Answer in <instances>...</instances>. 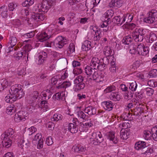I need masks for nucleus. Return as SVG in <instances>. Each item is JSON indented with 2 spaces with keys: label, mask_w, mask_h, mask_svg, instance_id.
Returning a JSON list of instances; mask_svg holds the SVG:
<instances>
[{
  "label": "nucleus",
  "mask_w": 157,
  "mask_h": 157,
  "mask_svg": "<svg viewBox=\"0 0 157 157\" xmlns=\"http://www.w3.org/2000/svg\"><path fill=\"white\" fill-rule=\"evenodd\" d=\"M10 90H9L10 94L5 98V100L7 103H12L17 99H20L25 95L21 85L15 84L11 87Z\"/></svg>",
  "instance_id": "1"
},
{
  "label": "nucleus",
  "mask_w": 157,
  "mask_h": 157,
  "mask_svg": "<svg viewBox=\"0 0 157 157\" xmlns=\"http://www.w3.org/2000/svg\"><path fill=\"white\" fill-rule=\"evenodd\" d=\"M56 4L54 1L52 0L42 1L36 4L34 8L35 11L39 12H47L49 9Z\"/></svg>",
  "instance_id": "2"
},
{
  "label": "nucleus",
  "mask_w": 157,
  "mask_h": 157,
  "mask_svg": "<svg viewBox=\"0 0 157 157\" xmlns=\"http://www.w3.org/2000/svg\"><path fill=\"white\" fill-rule=\"evenodd\" d=\"M93 67L91 66H87L85 68V71L88 76L92 75V77L89 78L91 80H95L97 82L102 81L103 80V76L101 75H99L98 72Z\"/></svg>",
  "instance_id": "3"
},
{
  "label": "nucleus",
  "mask_w": 157,
  "mask_h": 157,
  "mask_svg": "<svg viewBox=\"0 0 157 157\" xmlns=\"http://www.w3.org/2000/svg\"><path fill=\"white\" fill-rule=\"evenodd\" d=\"M84 77L81 75H78L75 78L74 82L75 84V91H78L83 89L85 86L83 82Z\"/></svg>",
  "instance_id": "4"
},
{
  "label": "nucleus",
  "mask_w": 157,
  "mask_h": 157,
  "mask_svg": "<svg viewBox=\"0 0 157 157\" xmlns=\"http://www.w3.org/2000/svg\"><path fill=\"white\" fill-rule=\"evenodd\" d=\"M147 46H144L143 44L138 45L136 49V47H133L130 50V52L132 54H135L137 52L138 54H141L143 56H145L147 54Z\"/></svg>",
  "instance_id": "5"
},
{
  "label": "nucleus",
  "mask_w": 157,
  "mask_h": 157,
  "mask_svg": "<svg viewBox=\"0 0 157 157\" xmlns=\"http://www.w3.org/2000/svg\"><path fill=\"white\" fill-rule=\"evenodd\" d=\"M91 136V143L94 145H97L104 140L102 135L100 132H93Z\"/></svg>",
  "instance_id": "6"
},
{
  "label": "nucleus",
  "mask_w": 157,
  "mask_h": 157,
  "mask_svg": "<svg viewBox=\"0 0 157 157\" xmlns=\"http://www.w3.org/2000/svg\"><path fill=\"white\" fill-rule=\"evenodd\" d=\"M148 129H149L148 132H148V136H149V137H148V140L149 141L148 143L153 144V141L151 139L152 136L154 140L157 141V126L152 128L149 126V128L148 127Z\"/></svg>",
  "instance_id": "7"
},
{
  "label": "nucleus",
  "mask_w": 157,
  "mask_h": 157,
  "mask_svg": "<svg viewBox=\"0 0 157 157\" xmlns=\"http://www.w3.org/2000/svg\"><path fill=\"white\" fill-rule=\"evenodd\" d=\"M68 43V40L66 38L63 37L62 36H60L55 39L54 42V45L56 47L61 48Z\"/></svg>",
  "instance_id": "8"
},
{
  "label": "nucleus",
  "mask_w": 157,
  "mask_h": 157,
  "mask_svg": "<svg viewBox=\"0 0 157 157\" xmlns=\"http://www.w3.org/2000/svg\"><path fill=\"white\" fill-rule=\"evenodd\" d=\"M90 65L96 70L98 69L100 71L103 70V67L101 66V59L98 58H93Z\"/></svg>",
  "instance_id": "9"
},
{
  "label": "nucleus",
  "mask_w": 157,
  "mask_h": 157,
  "mask_svg": "<svg viewBox=\"0 0 157 157\" xmlns=\"http://www.w3.org/2000/svg\"><path fill=\"white\" fill-rule=\"evenodd\" d=\"M140 29H136L132 33V38L136 42H140L143 40V36L140 34Z\"/></svg>",
  "instance_id": "10"
},
{
  "label": "nucleus",
  "mask_w": 157,
  "mask_h": 157,
  "mask_svg": "<svg viewBox=\"0 0 157 157\" xmlns=\"http://www.w3.org/2000/svg\"><path fill=\"white\" fill-rule=\"evenodd\" d=\"M14 133V131L13 129L11 128H9L4 133L2 134L1 136V139H3L7 137L14 140L15 137L14 135H13Z\"/></svg>",
  "instance_id": "11"
},
{
  "label": "nucleus",
  "mask_w": 157,
  "mask_h": 157,
  "mask_svg": "<svg viewBox=\"0 0 157 157\" xmlns=\"http://www.w3.org/2000/svg\"><path fill=\"white\" fill-rule=\"evenodd\" d=\"M48 57L47 53L45 52H42L39 53L38 59L37 61V64L40 65L43 64L46 60Z\"/></svg>",
  "instance_id": "12"
},
{
  "label": "nucleus",
  "mask_w": 157,
  "mask_h": 157,
  "mask_svg": "<svg viewBox=\"0 0 157 157\" xmlns=\"http://www.w3.org/2000/svg\"><path fill=\"white\" fill-rule=\"evenodd\" d=\"M24 111H20L16 113L14 117V120L16 122H19L21 121H24L25 120Z\"/></svg>",
  "instance_id": "13"
},
{
  "label": "nucleus",
  "mask_w": 157,
  "mask_h": 157,
  "mask_svg": "<svg viewBox=\"0 0 157 157\" xmlns=\"http://www.w3.org/2000/svg\"><path fill=\"white\" fill-rule=\"evenodd\" d=\"M106 136L107 139L110 141H112L114 144H117L118 142V139L117 137H115V133L112 131L107 132Z\"/></svg>",
  "instance_id": "14"
},
{
  "label": "nucleus",
  "mask_w": 157,
  "mask_h": 157,
  "mask_svg": "<svg viewBox=\"0 0 157 157\" xmlns=\"http://www.w3.org/2000/svg\"><path fill=\"white\" fill-rule=\"evenodd\" d=\"M38 107L43 112L47 111L49 109V107L47 101L46 100L41 101L38 105Z\"/></svg>",
  "instance_id": "15"
},
{
  "label": "nucleus",
  "mask_w": 157,
  "mask_h": 157,
  "mask_svg": "<svg viewBox=\"0 0 157 157\" xmlns=\"http://www.w3.org/2000/svg\"><path fill=\"white\" fill-rule=\"evenodd\" d=\"M157 15V12L155 10H153L149 12L148 16V23H153Z\"/></svg>",
  "instance_id": "16"
},
{
  "label": "nucleus",
  "mask_w": 157,
  "mask_h": 157,
  "mask_svg": "<svg viewBox=\"0 0 157 157\" xmlns=\"http://www.w3.org/2000/svg\"><path fill=\"white\" fill-rule=\"evenodd\" d=\"M113 21L116 24L121 25L125 21V17H121L120 16H115L113 19Z\"/></svg>",
  "instance_id": "17"
},
{
  "label": "nucleus",
  "mask_w": 157,
  "mask_h": 157,
  "mask_svg": "<svg viewBox=\"0 0 157 157\" xmlns=\"http://www.w3.org/2000/svg\"><path fill=\"white\" fill-rule=\"evenodd\" d=\"M31 17L35 21L37 22L43 20L44 19V16L43 14L37 13L33 14Z\"/></svg>",
  "instance_id": "18"
},
{
  "label": "nucleus",
  "mask_w": 157,
  "mask_h": 157,
  "mask_svg": "<svg viewBox=\"0 0 157 157\" xmlns=\"http://www.w3.org/2000/svg\"><path fill=\"white\" fill-rule=\"evenodd\" d=\"M3 146L6 148H8L11 146L12 143V141L14 140V139L10 138H5L2 139Z\"/></svg>",
  "instance_id": "19"
},
{
  "label": "nucleus",
  "mask_w": 157,
  "mask_h": 157,
  "mask_svg": "<svg viewBox=\"0 0 157 157\" xmlns=\"http://www.w3.org/2000/svg\"><path fill=\"white\" fill-rule=\"evenodd\" d=\"M52 98L54 100L64 101L65 99V94L63 91L61 93H57L53 96Z\"/></svg>",
  "instance_id": "20"
},
{
  "label": "nucleus",
  "mask_w": 157,
  "mask_h": 157,
  "mask_svg": "<svg viewBox=\"0 0 157 157\" xmlns=\"http://www.w3.org/2000/svg\"><path fill=\"white\" fill-rule=\"evenodd\" d=\"M84 111L90 115L95 114L96 113V108L92 106H89L86 108Z\"/></svg>",
  "instance_id": "21"
},
{
  "label": "nucleus",
  "mask_w": 157,
  "mask_h": 157,
  "mask_svg": "<svg viewBox=\"0 0 157 157\" xmlns=\"http://www.w3.org/2000/svg\"><path fill=\"white\" fill-rule=\"evenodd\" d=\"M130 133V131L128 129H122L120 132V137L123 140H126L128 138Z\"/></svg>",
  "instance_id": "22"
},
{
  "label": "nucleus",
  "mask_w": 157,
  "mask_h": 157,
  "mask_svg": "<svg viewBox=\"0 0 157 157\" xmlns=\"http://www.w3.org/2000/svg\"><path fill=\"white\" fill-rule=\"evenodd\" d=\"M96 120V119L94 118H91L87 120L85 124L82 123H80V126L82 127L84 126L85 124V126L87 127H90L93 126V124H94V121Z\"/></svg>",
  "instance_id": "23"
},
{
  "label": "nucleus",
  "mask_w": 157,
  "mask_h": 157,
  "mask_svg": "<svg viewBox=\"0 0 157 157\" xmlns=\"http://www.w3.org/2000/svg\"><path fill=\"white\" fill-rule=\"evenodd\" d=\"M37 39L39 41L43 42L49 39L48 37L46 35V33L44 32H42L37 35Z\"/></svg>",
  "instance_id": "24"
},
{
  "label": "nucleus",
  "mask_w": 157,
  "mask_h": 157,
  "mask_svg": "<svg viewBox=\"0 0 157 157\" xmlns=\"http://www.w3.org/2000/svg\"><path fill=\"white\" fill-rule=\"evenodd\" d=\"M91 43L89 40H85L82 45V48L84 51H87L90 49L91 48Z\"/></svg>",
  "instance_id": "25"
},
{
  "label": "nucleus",
  "mask_w": 157,
  "mask_h": 157,
  "mask_svg": "<svg viewBox=\"0 0 157 157\" xmlns=\"http://www.w3.org/2000/svg\"><path fill=\"white\" fill-rule=\"evenodd\" d=\"M104 105V108L106 110L109 111L112 109L113 108L112 102L110 101H104L103 102Z\"/></svg>",
  "instance_id": "26"
},
{
  "label": "nucleus",
  "mask_w": 157,
  "mask_h": 157,
  "mask_svg": "<svg viewBox=\"0 0 157 157\" xmlns=\"http://www.w3.org/2000/svg\"><path fill=\"white\" fill-rule=\"evenodd\" d=\"M146 147V143L143 141H139L136 142L135 145V148L137 150L143 149Z\"/></svg>",
  "instance_id": "27"
},
{
  "label": "nucleus",
  "mask_w": 157,
  "mask_h": 157,
  "mask_svg": "<svg viewBox=\"0 0 157 157\" xmlns=\"http://www.w3.org/2000/svg\"><path fill=\"white\" fill-rule=\"evenodd\" d=\"M68 129L71 133H74L77 132L78 131V128L76 124L70 123L68 125Z\"/></svg>",
  "instance_id": "28"
},
{
  "label": "nucleus",
  "mask_w": 157,
  "mask_h": 157,
  "mask_svg": "<svg viewBox=\"0 0 157 157\" xmlns=\"http://www.w3.org/2000/svg\"><path fill=\"white\" fill-rule=\"evenodd\" d=\"M110 98L114 101H118L121 98V96L118 92H112L109 96Z\"/></svg>",
  "instance_id": "29"
},
{
  "label": "nucleus",
  "mask_w": 157,
  "mask_h": 157,
  "mask_svg": "<svg viewBox=\"0 0 157 157\" xmlns=\"http://www.w3.org/2000/svg\"><path fill=\"white\" fill-rule=\"evenodd\" d=\"M71 83L69 81H65L59 85L57 86V88L58 89H62V91H63L65 89L70 86H71Z\"/></svg>",
  "instance_id": "30"
},
{
  "label": "nucleus",
  "mask_w": 157,
  "mask_h": 157,
  "mask_svg": "<svg viewBox=\"0 0 157 157\" xmlns=\"http://www.w3.org/2000/svg\"><path fill=\"white\" fill-rule=\"evenodd\" d=\"M29 40H26L22 44V46H24V44L25 45L23 48V51L24 52V54H26L28 52L30 51L32 49L31 46L30 44H25V42L26 43Z\"/></svg>",
  "instance_id": "31"
},
{
  "label": "nucleus",
  "mask_w": 157,
  "mask_h": 157,
  "mask_svg": "<svg viewBox=\"0 0 157 157\" xmlns=\"http://www.w3.org/2000/svg\"><path fill=\"white\" fill-rule=\"evenodd\" d=\"M134 93L131 91H126L124 94V99L126 101L131 99L133 97Z\"/></svg>",
  "instance_id": "32"
},
{
  "label": "nucleus",
  "mask_w": 157,
  "mask_h": 157,
  "mask_svg": "<svg viewBox=\"0 0 157 157\" xmlns=\"http://www.w3.org/2000/svg\"><path fill=\"white\" fill-rule=\"evenodd\" d=\"M133 38L132 36V34L131 35H129L125 36L122 40V41L125 44H129L132 41Z\"/></svg>",
  "instance_id": "33"
},
{
  "label": "nucleus",
  "mask_w": 157,
  "mask_h": 157,
  "mask_svg": "<svg viewBox=\"0 0 157 157\" xmlns=\"http://www.w3.org/2000/svg\"><path fill=\"white\" fill-rule=\"evenodd\" d=\"M15 111V109L14 107V105L13 104L10 105L7 107L6 112L9 115H11Z\"/></svg>",
  "instance_id": "34"
},
{
  "label": "nucleus",
  "mask_w": 157,
  "mask_h": 157,
  "mask_svg": "<svg viewBox=\"0 0 157 157\" xmlns=\"http://www.w3.org/2000/svg\"><path fill=\"white\" fill-rule=\"evenodd\" d=\"M0 12H1V16L5 18L7 16V9L5 6H3L0 7Z\"/></svg>",
  "instance_id": "35"
},
{
  "label": "nucleus",
  "mask_w": 157,
  "mask_h": 157,
  "mask_svg": "<svg viewBox=\"0 0 157 157\" xmlns=\"http://www.w3.org/2000/svg\"><path fill=\"white\" fill-rule=\"evenodd\" d=\"M104 54L106 57H109L113 55L112 50L109 46H105L104 48Z\"/></svg>",
  "instance_id": "36"
},
{
  "label": "nucleus",
  "mask_w": 157,
  "mask_h": 157,
  "mask_svg": "<svg viewBox=\"0 0 157 157\" xmlns=\"http://www.w3.org/2000/svg\"><path fill=\"white\" fill-rule=\"evenodd\" d=\"M75 152H84L86 150V148L84 146L81 145H78L74 147Z\"/></svg>",
  "instance_id": "37"
},
{
  "label": "nucleus",
  "mask_w": 157,
  "mask_h": 157,
  "mask_svg": "<svg viewBox=\"0 0 157 157\" xmlns=\"http://www.w3.org/2000/svg\"><path fill=\"white\" fill-rule=\"evenodd\" d=\"M78 117L83 120H86L88 116L86 114L82 111H79L76 113Z\"/></svg>",
  "instance_id": "38"
},
{
  "label": "nucleus",
  "mask_w": 157,
  "mask_h": 157,
  "mask_svg": "<svg viewBox=\"0 0 157 157\" xmlns=\"http://www.w3.org/2000/svg\"><path fill=\"white\" fill-rule=\"evenodd\" d=\"M101 66L103 67V70L105 69L106 66L108 65L109 62V60L107 57H104L101 59Z\"/></svg>",
  "instance_id": "39"
},
{
  "label": "nucleus",
  "mask_w": 157,
  "mask_h": 157,
  "mask_svg": "<svg viewBox=\"0 0 157 157\" xmlns=\"http://www.w3.org/2000/svg\"><path fill=\"white\" fill-rule=\"evenodd\" d=\"M113 15V12L112 10H107L104 14V17L106 19V20L111 18Z\"/></svg>",
  "instance_id": "40"
},
{
  "label": "nucleus",
  "mask_w": 157,
  "mask_h": 157,
  "mask_svg": "<svg viewBox=\"0 0 157 157\" xmlns=\"http://www.w3.org/2000/svg\"><path fill=\"white\" fill-rule=\"evenodd\" d=\"M34 3L33 0H26L22 3V5L24 7H29Z\"/></svg>",
  "instance_id": "41"
},
{
  "label": "nucleus",
  "mask_w": 157,
  "mask_h": 157,
  "mask_svg": "<svg viewBox=\"0 0 157 157\" xmlns=\"http://www.w3.org/2000/svg\"><path fill=\"white\" fill-rule=\"evenodd\" d=\"M157 76V70L153 69L151 70L148 74V77L154 78Z\"/></svg>",
  "instance_id": "42"
},
{
  "label": "nucleus",
  "mask_w": 157,
  "mask_h": 157,
  "mask_svg": "<svg viewBox=\"0 0 157 157\" xmlns=\"http://www.w3.org/2000/svg\"><path fill=\"white\" fill-rule=\"evenodd\" d=\"M101 30H98V31L95 32L94 34L93 40L94 41H98L101 37Z\"/></svg>",
  "instance_id": "43"
},
{
  "label": "nucleus",
  "mask_w": 157,
  "mask_h": 157,
  "mask_svg": "<svg viewBox=\"0 0 157 157\" xmlns=\"http://www.w3.org/2000/svg\"><path fill=\"white\" fill-rule=\"evenodd\" d=\"M62 116L61 114L56 113L53 115V117L52 119V121H58L62 119Z\"/></svg>",
  "instance_id": "44"
},
{
  "label": "nucleus",
  "mask_w": 157,
  "mask_h": 157,
  "mask_svg": "<svg viewBox=\"0 0 157 157\" xmlns=\"http://www.w3.org/2000/svg\"><path fill=\"white\" fill-rule=\"evenodd\" d=\"M10 43L11 46H14L17 42V39L14 36H12L10 38Z\"/></svg>",
  "instance_id": "45"
},
{
  "label": "nucleus",
  "mask_w": 157,
  "mask_h": 157,
  "mask_svg": "<svg viewBox=\"0 0 157 157\" xmlns=\"http://www.w3.org/2000/svg\"><path fill=\"white\" fill-rule=\"evenodd\" d=\"M116 87L113 85L107 87L104 90V92L105 93L111 92L115 90Z\"/></svg>",
  "instance_id": "46"
},
{
  "label": "nucleus",
  "mask_w": 157,
  "mask_h": 157,
  "mask_svg": "<svg viewBox=\"0 0 157 157\" xmlns=\"http://www.w3.org/2000/svg\"><path fill=\"white\" fill-rule=\"evenodd\" d=\"M56 59H52L50 60V66L49 67V70H52L56 66Z\"/></svg>",
  "instance_id": "47"
},
{
  "label": "nucleus",
  "mask_w": 157,
  "mask_h": 157,
  "mask_svg": "<svg viewBox=\"0 0 157 157\" xmlns=\"http://www.w3.org/2000/svg\"><path fill=\"white\" fill-rule=\"evenodd\" d=\"M155 146H152L151 147L148 148V155L153 156L155 154L154 148Z\"/></svg>",
  "instance_id": "48"
},
{
  "label": "nucleus",
  "mask_w": 157,
  "mask_h": 157,
  "mask_svg": "<svg viewBox=\"0 0 157 157\" xmlns=\"http://www.w3.org/2000/svg\"><path fill=\"white\" fill-rule=\"evenodd\" d=\"M137 85L136 82H134L130 83L129 88L132 91H135L137 88Z\"/></svg>",
  "instance_id": "49"
},
{
  "label": "nucleus",
  "mask_w": 157,
  "mask_h": 157,
  "mask_svg": "<svg viewBox=\"0 0 157 157\" xmlns=\"http://www.w3.org/2000/svg\"><path fill=\"white\" fill-rule=\"evenodd\" d=\"M1 82L3 85V86L5 88H6L8 86L11 85V82H8L6 79H2Z\"/></svg>",
  "instance_id": "50"
},
{
  "label": "nucleus",
  "mask_w": 157,
  "mask_h": 157,
  "mask_svg": "<svg viewBox=\"0 0 157 157\" xmlns=\"http://www.w3.org/2000/svg\"><path fill=\"white\" fill-rule=\"evenodd\" d=\"M24 52L21 51H18L14 55V57L17 60L20 59L23 56Z\"/></svg>",
  "instance_id": "51"
},
{
  "label": "nucleus",
  "mask_w": 157,
  "mask_h": 157,
  "mask_svg": "<svg viewBox=\"0 0 157 157\" xmlns=\"http://www.w3.org/2000/svg\"><path fill=\"white\" fill-rule=\"evenodd\" d=\"M149 42L152 43L154 40L157 39V37L156 35L153 33H151L149 36Z\"/></svg>",
  "instance_id": "52"
},
{
  "label": "nucleus",
  "mask_w": 157,
  "mask_h": 157,
  "mask_svg": "<svg viewBox=\"0 0 157 157\" xmlns=\"http://www.w3.org/2000/svg\"><path fill=\"white\" fill-rule=\"evenodd\" d=\"M35 35L34 31H31L29 33L24 34L23 36L27 38H31L33 37Z\"/></svg>",
  "instance_id": "53"
},
{
  "label": "nucleus",
  "mask_w": 157,
  "mask_h": 157,
  "mask_svg": "<svg viewBox=\"0 0 157 157\" xmlns=\"http://www.w3.org/2000/svg\"><path fill=\"white\" fill-rule=\"evenodd\" d=\"M42 138V135L40 133H37L35 136L34 138L33 141H39L40 140H43Z\"/></svg>",
  "instance_id": "54"
},
{
  "label": "nucleus",
  "mask_w": 157,
  "mask_h": 157,
  "mask_svg": "<svg viewBox=\"0 0 157 157\" xmlns=\"http://www.w3.org/2000/svg\"><path fill=\"white\" fill-rule=\"evenodd\" d=\"M82 72V70L81 68L75 67L74 69L73 72L74 75H78L81 74Z\"/></svg>",
  "instance_id": "55"
},
{
  "label": "nucleus",
  "mask_w": 157,
  "mask_h": 157,
  "mask_svg": "<svg viewBox=\"0 0 157 157\" xmlns=\"http://www.w3.org/2000/svg\"><path fill=\"white\" fill-rule=\"evenodd\" d=\"M39 94L37 91H35L33 93V95L31 99V101L32 102H33L38 97Z\"/></svg>",
  "instance_id": "56"
},
{
  "label": "nucleus",
  "mask_w": 157,
  "mask_h": 157,
  "mask_svg": "<svg viewBox=\"0 0 157 157\" xmlns=\"http://www.w3.org/2000/svg\"><path fill=\"white\" fill-rule=\"evenodd\" d=\"M123 17H125V20L127 18L128 22H130L133 19V15L130 14L129 13H127L123 16Z\"/></svg>",
  "instance_id": "57"
},
{
  "label": "nucleus",
  "mask_w": 157,
  "mask_h": 157,
  "mask_svg": "<svg viewBox=\"0 0 157 157\" xmlns=\"http://www.w3.org/2000/svg\"><path fill=\"white\" fill-rule=\"evenodd\" d=\"M53 31V30L52 29L49 28L44 32L46 33V35L49 38L50 37H51L52 35L54 33V32H52Z\"/></svg>",
  "instance_id": "58"
},
{
  "label": "nucleus",
  "mask_w": 157,
  "mask_h": 157,
  "mask_svg": "<svg viewBox=\"0 0 157 157\" xmlns=\"http://www.w3.org/2000/svg\"><path fill=\"white\" fill-rule=\"evenodd\" d=\"M68 50L71 53H72L75 51V46L73 43L70 44L68 47Z\"/></svg>",
  "instance_id": "59"
},
{
  "label": "nucleus",
  "mask_w": 157,
  "mask_h": 157,
  "mask_svg": "<svg viewBox=\"0 0 157 157\" xmlns=\"http://www.w3.org/2000/svg\"><path fill=\"white\" fill-rule=\"evenodd\" d=\"M140 66L139 62L137 61L134 62L131 66V68L133 69L134 70H136Z\"/></svg>",
  "instance_id": "60"
},
{
  "label": "nucleus",
  "mask_w": 157,
  "mask_h": 157,
  "mask_svg": "<svg viewBox=\"0 0 157 157\" xmlns=\"http://www.w3.org/2000/svg\"><path fill=\"white\" fill-rule=\"evenodd\" d=\"M129 123L127 122V121L122 122L121 124H120V127L121 126V127L123 128H126L129 127Z\"/></svg>",
  "instance_id": "61"
},
{
  "label": "nucleus",
  "mask_w": 157,
  "mask_h": 157,
  "mask_svg": "<svg viewBox=\"0 0 157 157\" xmlns=\"http://www.w3.org/2000/svg\"><path fill=\"white\" fill-rule=\"evenodd\" d=\"M46 142L48 146L52 145L53 143V142L51 137H48L46 139Z\"/></svg>",
  "instance_id": "62"
},
{
  "label": "nucleus",
  "mask_w": 157,
  "mask_h": 157,
  "mask_svg": "<svg viewBox=\"0 0 157 157\" xmlns=\"http://www.w3.org/2000/svg\"><path fill=\"white\" fill-rule=\"evenodd\" d=\"M156 83H155L153 80H150L148 81V85L150 87H154L156 86Z\"/></svg>",
  "instance_id": "63"
},
{
  "label": "nucleus",
  "mask_w": 157,
  "mask_h": 157,
  "mask_svg": "<svg viewBox=\"0 0 157 157\" xmlns=\"http://www.w3.org/2000/svg\"><path fill=\"white\" fill-rule=\"evenodd\" d=\"M108 26V25L107 23H106L105 24L104 23H102L100 25L101 27L103 28V30L105 32L108 30V28L107 27Z\"/></svg>",
  "instance_id": "64"
}]
</instances>
